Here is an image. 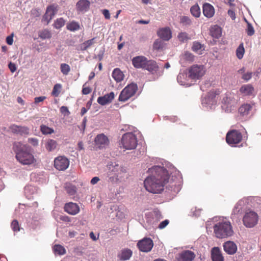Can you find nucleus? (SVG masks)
I'll return each mask as SVG.
<instances>
[{
	"mask_svg": "<svg viewBox=\"0 0 261 261\" xmlns=\"http://www.w3.org/2000/svg\"><path fill=\"white\" fill-rule=\"evenodd\" d=\"M163 166L154 165L148 170L150 176L144 181L147 191L152 193H160L166 187L169 191L177 193L181 189V177L178 171L169 162Z\"/></svg>",
	"mask_w": 261,
	"mask_h": 261,
	"instance_id": "f257e3e1",
	"label": "nucleus"
},
{
	"mask_svg": "<svg viewBox=\"0 0 261 261\" xmlns=\"http://www.w3.org/2000/svg\"><path fill=\"white\" fill-rule=\"evenodd\" d=\"M13 150L17 161L23 165H30L36 162L34 156L31 153V148L27 145L20 142H15Z\"/></svg>",
	"mask_w": 261,
	"mask_h": 261,
	"instance_id": "f03ea898",
	"label": "nucleus"
},
{
	"mask_svg": "<svg viewBox=\"0 0 261 261\" xmlns=\"http://www.w3.org/2000/svg\"><path fill=\"white\" fill-rule=\"evenodd\" d=\"M107 171L105 174L106 181L111 184H117L121 175L126 172L125 168L118 162H110L107 165Z\"/></svg>",
	"mask_w": 261,
	"mask_h": 261,
	"instance_id": "7ed1b4c3",
	"label": "nucleus"
},
{
	"mask_svg": "<svg viewBox=\"0 0 261 261\" xmlns=\"http://www.w3.org/2000/svg\"><path fill=\"white\" fill-rule=\"evenodd\" d=\"M217 217H214L212 221L215 223L213 225L214 232L215 236L219 239L226 238L233 234V230L231 223L229 221L218 219Z\"/></svg>",
	"mask_w": 261,
	"mask_h": 261,
	"instance_id": "20e7f679",
	"label": "nucleus"
},
{
	"mask_svg": "<svg viewBox=\"0 0 261 261\" xmlns=\"http://www.w3.org/2000/svg\"><path fill=\"white\" fill-rule=\"evenodd\" d=\"M249 200L247 198H243L240 200L234 205L232 213L231 218L232 220H237L242 215L245 214L250 208L248 205Z\"/></svg>",
	"mask_w": 261,
	"mask_h": 261,
	"instance_id": "39448f33",
	"label": "nucleus"
},
{
	"mask_svg": "<svg viewBox=\"0 0 261 261\" xmlns=\"http://www.w3.org/2000/svg\"><path fill=\"white\" fill-rule=\"evenodd\" d=\"M121 144L122 147L126 150L134 149L138 144L137 137L133 132L125 133L122 137Z\"/></svg>",
	"mask_w": 261,
	"mask_h": 261,
	"instance_id": "423d86ee",
	"label": "nucleus"
},
{
	"mask_svg": "<svg viewBox=\"0 0 261 261\" xmlns=\"http://www.w3.org/2000/svg\"><path fill=\"white\" fill-rule=\"evenodd\" d=\"M216 92L210 91L208 92L206 97L202 98L201 104L202 107L205 108L207 110H214L217 105V99Z\"/></svg>",
	"mask_w": 261,
	"mask_h": 261,
	"instance_id": "0eeeda50",
	"label": "nucleus"
},
{
	"mask_svg": "<svg viewBox=\"0 0 261 261\" xmlns=\"http://www.w3.org/2000/svg\"><path fill=\"white\" fill-rule=\"evenodd\" d=\"M258 220V216L256 213L249 209L245 213L243 217V224L247 228L255 226Z\"/></svg>",
	"mask_w": 261,
	"mask_h": 261,
	"instance_id": "6e6552de",
	"label": "nucleus"
},
{
	"mask_svg": "<svg viewBox=\"0 0 261 261\" xmlns=\"http://www.w3.org/2000/svg\"><path fill=\"white\" fill-rule=\"evenodd\" d=\"M138 90L136 84L132 83L125 87L121 92L118 100L120 101L125 102L134 96Z\"/></svg>",
	"mask_w": 261,
	"mask_h": 261,
	"instance_id": "1a4fd4ad",
	"label": "nucleus"
},
{
	"mask_svg": "<svg viewBox=\"0 0 261 261\" xmlns=\"http://www.w3.org/2000/svg\"><path fill=\"white\" fill-rule=\"evenodd\" d=\"M242 140V134L237 130L232 129L226 134V141L231 146H236V144L239 143Z\"/></svg>",
	"mask_w": 261,
	"mask_h": 261,
	"instance_id": "9d476101",
	"label": "nucleus"
},
{
	"mask_svg": "<svg viewBox=\"0 0 261 261\" xmlns=\"http://www.w3.org/2000/svg\"><path fill=\"white\" fill-rule=\"evenodd\" d=\"M205 73L203 65H194L188 70L189 77L193 80L200 79Z\"/></svg>",
	"mask_w": 261,
	"mask_h": 261,
	"instance_id": "9b49d317",
	"label": "nucleus"
},
{
	"mask_svg": "<svg viewBox=\"0 0 261 261\" xmlns=\"http://www.w3.org/2000/svg\"><path fill=\"white\" fill-rule=\"evenodd\" d=\"M137 246L142 252H149L153 246V241L149 238H145L138 242Z\"/></svg>",
	"mask_w": 261,
	"mask_h": 261,
	"instance_id": "f8f14e48",
	"label": "nucleus"
},
{
	"mask_svg": "<svg viewBox=\"0 0 261 261\" xmlns=\"http://www.w3.org/2000/svg\"><path fill=\"white\" fill-rule=\"evenodd\" d=\"M69 165V161L65 156H58L54 160V166L56 169L59 171L66 170Z\"/></svg>",
	"mask_w": 261,
	"mask_h": 261,
	"instance_id": "ddd939ff",
	"label": "nucleus"
},
{
	"mask_svg": "<svg viewBox=\"0 0 261 261\" xmlns=\"http://www.w3.org/2000/svg\"><path fill=\"white\" fill-rule=\"evenodd\" d=\"M144 69L148 70L152 74H155L156 78H158L159 76L162 75L163 73V70L159 71L156 63L153 60H147Z\"/></svg>",
	"mask_w": 261,
	"mask_h": 261,
	"instance_id": "4468645a",
	"label": "nucleus"
},
{
	"mask_svg": "<svg viewBox=\"0 0 261 261\" xmlns=\"http://www.w3.org/2000/svg\"><path fill=\"white\" fill-rule=\"evenodd\" d=\"M235 103L233 98L230 94H226L223 97L222 99V108L226 112H230L231 110V107Z\"/></svg>",
	"mask_w": 261,
	"mask_h": 261,
	"instance_id": "2eb2a0df",
	"label": "nucleus"
},
{
	"mask_svg": "<svg viewBox=\"0 0 261 261\" xmlns=\"http://www.w3.org/2000/svg\"><path fill=\"white\" fill-rule=\"evenodd\" d=\"M95 146L99 149L105 148L108 146L109 140L108 138L103 134L97 135L94 139Z\"/></svg>",
	"mask_w": 261,
	"mask_h": 261,
	"instance_id": "dca6fc26",
	"label": "nucleus"
},
{
	"mask_svg": "<svg viewBox=\"0 0 261 261\" xmlns=\"http://www.w3.org/2000/svg\"><path fill=\"white\" fill-rule=\"evenodd\" d=\"M195 257V253L190 250H184L177 257V261H192Z\"/></svg>",
	"mask_w": 261,
	"mask_h": 261,
	"instance_id": "f3484780",
	"label": "nucleus"
},
{
	"mask_svg": "<svg viewBox=\"0 0 261 261\" xmlns=\"http://www.w3.org/2000/svg\"><path fill=\"white\" fill-rule=\"evenodd\" d=\"M10 129L13 133L19 135L20 136L28 135L30 133L29 128L25 126L13 124L10 126Z\"/></svg>",
	"mask_w": 261,
	"mask_h": 261,
	"instance_id": "a211bd4d",
	"label": "nucleus"
},
{
	"mask_svg": "<svg viewBox=\"0 0 261 261\" xmlns=\"http://www.w3.org/2000/svg\"><path fill=\"white\" fill-rule=\"evenodd\" d=\"M254 103H244L239 109V112L242 116H247L253 113Z\"/></svg>",
	"mask_w": 261,
	"mask_h": 261,
	"instance_id": "6ab92c4d",
	"label": "nucleus"
},
{
	"mask_svg": "<svg viewBox=\"0 0 261 261\" xmlns=\"http://www.w3.org/2000/svg\"><path fill=\"white\" fill-rule=\"evenodd\" d=\"M64 211L71 215H75L80 212L79 206L72 202L66 203L64 206Z\"/></svg>",
	"mask_w": 261,
	"mask_h": 261,
	"instance_id": "aec40b11",
	"label": "nucleus"
},
{
	"mask_svg": "<svg viewBox=\"0 0 261 261\" xmlns=\"http://www.w3.org/2000/svg\"><path fill=\"white\" fill-rule=\"evenodd\" d=\"M147 59L144 56H139L133 58L132 64L136 68L144 69Z\"/></svg>",
	"mask_w": 261,
	"mask_h": 261,
	"instance_id": "412c9836",
	"label": "nucleus"
},
{
	"mask_svg": "<svg viewBox=\"0 0 261 261\" xmlns=\"http://www.w3.org/2000/svg\"><path fill=\"white\" fill-rule=\"evenodd\" d=\"M114 97V93L113 92H111L110 93L106 94L102 96L98 97L97 101L99 105L105 106L111 103Z\"/></svg>",
	"mask_w": 261,
	"mask_h": 261,
	"instance_id": "4be33fe9",
	"label": "nucleus"
},
{
	"mask_svg": "<svg viewBox=\"0 0 261 261\" xmlns=\"http://www.w3.org/2000/svg\"><path fill=\"white\" fill-rule=\"evenodd\" d=\"M240 92L243 96H254L255 95L254 89L250 84L242 86L240 89Z\"/></svg>",
	"mask_w": 261,
	"mask_h": 261,
	"instance_id": "5701e85b",
	"label": "nucleus"
},
{
	"mask_svg": "<svg viewBox=\"0 0 261 261\" xmlns=\"http://www.w3.org/2000/svg\"><path fill=\"white\" fill-rule=\"evenodd\" d=\"M90 6V2L88 0H79L76 4L77 11L83 13L87 12Z\"/></svg>",
	"mask_w": 261,
	"mask_h": 261,
	"instance_id": "b1692460",
	"label": "nucleus"
},
{
	"mask_svg": "<svg viewBox=\"0 0 261 261\" xmlns=\"http://www.w3.org/2000/svg\"><path fill=\"white\" fill-rule=\"evenodd\" d=\"M223 246L224 250L228 254L232 255L237 252V246L232 241H228L225 242Z\"/></svg>",
	"mask_w": 261,
	"mask_h": 261,
	"instance_id": "393cba45",
	"label": "nucleus"
},
{
	"mask_svg": "<svg viewBox=\"0 0 261 261\" xmlns=\"http://www.w3.org/2000/svg\"><path fill=\"white\" fill-rule=\"evenodd\" d=\"M189 74L186 71H180L177 76V81L181 85L190 86V84L188 82Z\"/></svg>",
	"mask_w": 261,
	"mask_h": 261,
	"instance_id": "a878e982",
	"label": "nucleus"
},
{
	"mask_svg": "<svg viewBox=\"0 0 261 261\" xmlns=\"http://www.w3.org/2000/svg\"><path fill=\"white\" fill-rule=\"evenodd\" d=\"M158 35L164 41H168L172 37V32L169 28H164L158 31Z\"/></svg>",
	"mask_w": 261,
	"mask_h": 261,
	"instance_id": "bb28decb",
	"label": "nucleus"
},
{
	"mask_svg": "<svg viewBox=\"0 0 261 261\" xmlns=\"http://www.w3.org/2000/svg\"><path fill=\"white\" fill-rule=\"evenodd\" d=\"M203 13L207 18L212 17L215 14L214 7L208 3H204L203 5Z\"/></svg>",
	"mask_w": 261,
	"mask_h": 261,
	"instance_id": "cd10ccee",
	"label": "nucleus"
},
{
	"mask_svg": "<svg viewBox=\"0 0 261 261\" xmlns=\"http://www.w3.org/2000/svg\"><path fill=\"white\" fill-rule=\"evenodd\" d=\"M37 188L36 187L29 185L24 187V193L28 199H32L34 197V195L37 194Z\"/></svg>",
	"mask_w": 261,
	"mask_h": 261,
	"instance_id": "c85d7f7f",
	"label": "nucleus"
},
{
	"mask_svg": "<svg viewBox=\"0 0 261 261\" xmlns=\"http://www.w3.org/2000/svg\"><path fill=\"white\" fill-rule=\"evenodd\" d=\"M211 256L213 261H224V258L221 250L218 247H215L212 248Z\"/></svg>",
	"mask_w": 261,
	"mask_h": 261,
	"instance_id": "c756f323",
	"label": "nucleus"
},
{
	"mask_svg": "<svg viewBox=\"0 0 261 261\" xmlns=\"http://www.w3.org/2000/svg\"><path fill=\"white\" fill-rule=\"evenodd\" d=\"M56 13V9L53 6L47 7L46 13L43 16V19L48 23L50 20L54 17Z\"/></svg>",
	"mask_w": 261,
	"mask_h": 261,
	"instance_id": "7c9ffc66",
	"label": "nucleus"
},
{
	"mask_svg": "<svg viewBox=\"0 0 261 261\" xmlns=\"http://www.w3.org/2000/svg\"><path fill=\"white\" fill-rule=\"evenodd\" d=\"M132 255V251L130 249L126 248L121 251L120 253L118 255V257L120 260L125 261L129 260Z\"/></svg>",
	"mask_w": 261,
	"mask_h": 261,
	"instance_id": "2f4dec72",
	"label": "nucleus"
},
{
	"mask_svg": "<svg viewBox=\"0 0 261 261\" xmlns=\"http://www.w3.org/2000/svg\"><path fill=\"white\" fill-rule=\"evenodd\" d=\"M205 49V46L198 41H194L193 42L192 50L199 55H201L202 51Z\"/></svg>",
	"mask_w": 261,
	"mask_h": 261,
	"instance_id": "473e14b6",
	"label": "nucleus"
},
{
	"mask_svg": "<svg viewBox=\"0 0 261 261\" xmlns=\"http://www.w3.org/2000/svg\"><path fill=\"white\" fill-rule=\"evenodd\" d=\"M57 145L58 144L56 140L49 139L46 140L45 147L48 151L51 152L56 149Z\"/></svg>",
	"mask_w": 261,
	"mask_h": 261,
	"instance_id": "72a5a7b5",
	"label": "nucleus"
},
{
	"mask_svg": "<svg viewBox=\"0 0 261 261\" xmlns=\"http://www.w3.org/2000/svg\"><path fill=\"white\" fill-rule=\"evenodd\" d=\"M64 188L67 193L69 196H74L76 193V187L70 183H66L64 186Z\"/></svg>",
	"mask_w": 261,
	"mask_h": 261,
	"instance_id": "f704fd0d",
	"label": "nucleus"
},
{
	"mask_svg": "<svg viewBox=\"0 0 261 261\" xmlns=\"http://www.w3.org/2000/svg\"><path fill=\"white\" fill-rule=\"evenodd\" d=\"M112 75L117 82H120L123 80L124 74L119 68H115L113 70Z\"/></svg>",
	"mask_w": 261,
	"mask_h": 261,
	"instance_id": "c9c22d12",
	"label": "nucleus"
},
{
	"mask_svg": "<svg viewBox=\"0 0 261 261\" xmlns=\"http://www.w3.org/2000/svg\"><path fill=\"white\" fill-rule=\"evenodd\" d=\"M211 35L215 38L218 39L221 36V29L218 25H214L210 30Z\"/></svg>",
	"mask_w": 261,
	"mask_h": 261,
	"instance_id": "e433bc0d",
	"label": "nucleus"
},
{
	"mask_svg": "<svg viewBox=\"0 0 261 261\" xmlns=\"http://www.w3.org/2000/svg\"><path fill=\"white\" fill-rule=\"evenodd\" d=\"M66 28L71 32H75L80 29V25L78 22L72 20L67 24Z\"/></svg>",
	"mask_w": 261,
	"mask_h": 261,
	"instance_id": "4c0bfd02",
	"label": "nucleus"
},
{
	"mask_svg": "<svg viewBox=\"0 0 261 261\" xmlns=\"http://www.w3.org/2000/svg\"><path fill=\"white\" fill-rule=\"evenodd\" d=\"M95 38H93L91 39L85 41L80 45V49L82 51L87 50L89 47L94 43Z\"/></svg>",
	"mask_w": 261,
	"mask_h": 261,
	"instance_id": "58836bf2",
	"label": "nucleus"
},
{
	"mask_svg": "<svg viewBox=\"0 0 261 261\" xmlns=\"http://www.w3.org/2000/svg\"><path fill=\"white\" fill-rule=\"evenodd\" d=\"M40 129L42 134L44 135H50L55 132L53 128L49 127L44 124L40 125Z\"/></svg>",
	"mask_w": 261,
	"mask_h": 261,
	"instance_id": "ea45409f",
	"label": "nucleus"
},
{
	"mask_svg": "<svg viewBox=\"0 0 261 261\" xmlns=\"http://www.w3.org/2000/svg\"><path fill=\"white\" fill-rule=\"evenodd\" d=\"M195 56L190 52L186 51L181 56V59L188 62H191L194 60Z\"/></svg>",
	"mask_w": 261,
	"mask_h": 261,
	"instance_id": "a19ab883",
	"label": "nucleus"
},
{
	"mask_svg": "<svg viewBox=\"0 0 261 261\" xmlns=\"http://www.w3.org/2000/svg\"><path fill=\"white\" fill-rule=\"evenodd\" d=\"M190 11L192 15L195 17H199L201 14L200 8L197 4L191 7Z\"/></svg>",
	"mask_w": 261,
	"mask_h": 261,
	"instance_id": "79ce46f5",
	"label": "nucleus"
},
{
	"mask_svg": "<svg viewBox=\"0 0 261 261\" xmlns=\"http://www.w3.org/2000/svg\"><path fill=\"white\" fill-rule=\"evenodd\" d=\"M245 49L243 43H241L236 49V56L239 59H241L244 56Z\"/></svg>",
	"mask_w": 261,
	"mask_h": 261,
	"instance_id": "37998d69",
	"label": "nucleus"
},
{
	"mask_svg": "<svg viewBox=\"0 0 261 261\" xmlns=\"http://www.w3.org/2000/svg\"><path fill=\"white\" fill-rule=\"evenodd\" d=\"M53 250L56 254L63 255L66 253L65 249L60 245H55L53 247Z\"/></svg>",
	"mask_w": 261,
	"mask_h": 261,
	"instance_id": "c03bdc74",
	"label": "nucleus"
},
{
	"mask_svg": "<svg viewBox=\"0 0 261 261\" xmlns=\"http://www.w3.org/2000/svg\"><path fill=\"white\" fill-rule=\"evenodd\" d=\"M60 70L63 75H67L70 71V67L67 64L62 63L60 65Z\"/></svg>",
	"mask_w": 261,
	"mask_h": 261,
	"instance_id": "a18cd8bd",
	"label": "nucleus"
},
{
	"mask_svg": "<svg viewBox=\"0 0 261 261\" xmlns=\"http://www.w3.org/2000/svg\"><path fill=\"white\" fill-rule=\"evenodd\" d=\"M39 36L42 39H49L51 37V34L48 30H43L40 32Z\"/></svg>",
	"mask_w": 261,
	"mask_h": 261,
	"instance_id": "49530a36",
	"label": "nucleus"
},
{
	"mask_svg": "<svg viewBox=\"0 0 261 261\" xmlns=\"http://www.w3.org/2000/svg\"><path fill=\"white\" fill-rule=\"evenodd\" d=\"M178 39L181 42H185L190 39L188 33L186 32H181L178 35Z\"/></svg>",
	"mask_w": 261,
	"mask_h": 261,
	"instance_id": "de8ad7c7",
	"label": "nucleus"
},
{
	"mask_svg": "<svg viewBox=\"0 0 261 261\" xmlns=\"http://www.w3.org/2000/svg\"><path fill=\"white\" fill-rule=\"evenodd\" d=\"M65 23V20L63 18H60L55 21L54 26L56 29H59L63 27Z\"/></svg>",
	"mask_w": 261,
	"mask_h": 261,
	"instance_id": "09e8293b",
	"label": "nucleus"
},
{
	"mask_svg": "<svg viewBox=\"0 0 261 261\" xmlns=\"http://www.w3.org/2000/svg\"><path fill=\"white\" fill-rule=\"evenodd\" d=\"M164 46V43L161 39H157L153 43V48L156 50L162 49Z\"/></svg>",
	"mask_w": 261,
	"mask_h": 261,
	"instance_id": "8fccbe9b",
	"label": "nucleus"
},
{
	"mask_svg": "<svg viewBox=\"0 0 261 261\" xmlns=\"http://www.w3.org/2000/svg\"><path fill=\"white\" fill-rule=\"evenodd\" d=\"M180 23H182L183 25L188 27L191 24L192 21L189 17L184 16L180 18Z\"/></svg>",
	"mask_w": 261,
	"mask_h": 261,
	"instance_id": "3c124183",
	"label": "nucleus"
},
{
	"mask_svg": "<svg viewBox=\"0 0 261 261\" xmlns=\"http://www.w3.org/2000/svg\"><path fill=\"white\" fill-rule=\"evenodd\" d=\"M245 21L247 23V29L246 30V33L248 36H251L254 34V29L250 23L248 22L246 20H245Z\"/></svg>",
	"mask_w": 261,
	"mask_h": 261,
	"instance_id": "603ef678",
	"label": "nucleus"
},
{
	"mask_svg": "<svg viewBox=\"0 0 261 261\" xmlns=\"http://www.w3.org/2000/svg\"><path fill=\"white\" fill-rule=\"evenodd\" d=\"M151 216L155 219L156 221H158L163 218L161 212L158 209H154L151 213Z\"/></svg>",
	"mask_w": 261,
	"mask_h": 261,
	"instance_id": "864d4df0",
	"label": "nucleus"
},
{
	"mask_svg": "<svg viewBox=\"0 0 261 261\" xmlns=\"http://www.w3.org/2000/svg\"><path fill=\"white\" fill-rule=\"evenodd\" d=\"M11 228L13 229V230L15 232H17L19 231L20 227L19 226L18 222L17 220H13L11 223Z\"/></svg>",
	"mask_w": 261,
	"mask_h": 261,
	"instance_id": "5fc2aeb1",
	"label": "nucleus"
},
{
	"mask_svg": "<svg viewBox=\"0 0 261 261\" xmlns=\"http://www.w3.org/2000/svg\"><path fill=\"white\" fill-rule=\"evenodd\" d=\"M61 88V85L59 84H56L53 88L52 94L53 95L57 96L59 95V90Z\"/></svg>",
	"mask_w": 261,
	"mask_h": 261,
	"instance_id": "6e6d98bb",
	"label": "nucleus"
},
{
	"mask_svg": "<svg viewBox=\"0 0 261 261\" xmlns=\"http://www.w3.org/2000/svg\"><path fill=\"white\" fill-rule=\"evenodd\" d=\"M28 142L33 146H37L39 144V140L36 138H30L28 139Z\"/></svg>",
	"mask_w": 261,
	"mask_h": 261,
	"instance_id": "4d7b16f0",
	"label": "nucleus"
},
{
	"mask_svg": "<svg viewBox=\"0 0 261 261\" xmlns=\"http://www.w3.org/2000/svg\"><path fill=\"white\" fill-rule=\"evenodd\" d=\"M60 112L62 114L64 115V116H67L70 113L67 107L66 106H62L60 108Z\"/></svg>",
	"mask_w": 261,
	"mask_h": 261,
	"instance_id": "13d9d810",
	"label": "nucleus"
},
{
	"mask_svg": "<svg viewBox=\"0 0 261 261\" xmlns=\"http://www.w3.org/2000/svg\"><path fill=\"white\" fill-rule=\"evenodd\" d=\"M252 76V73L251 72H247L244 73L242 76V79L246 81H248Z\"/></svg>",
	"mask_w": 261,
	"mask_h": 261,
	"instance_id": "bf43d9fd",
	"label": "nucleus"
},
{
	"mask_svg": "<svg viewBox=\"0 0 261 261\" xmlns=\"http://www.w3.org/2000/svg\"><path fill=\"white\" fill-rule=\"evenodd\" d=\"M169 221L168 220L166 219L161 222L158 226V228L160 229H164L166 227L168 224H169Z\"/></svg>",
	"mask_w": 261,
	"mask_h": 261,
	"instance_id": "052dcab7",
	"label": "nucleus"
},
{
	"mask_svg": "<svg viewBox=\"0 0 261 261\" xmlns=\"http://www.w3.org/2000/svg\"><path fill=\"white\" fill-rule=\"evenodd\" d=\"M8 67L11 72L14 73L16 71L17 68L15 63L10 62L8 64Z\"/></svg>",
	"mask_w": 261,
	"mask_h": 261,
	"instance_id": "680f3d73",
	"label": "nucleus"
},
{
	"mask_svg": "<svg viewBox=\"0 0 261 261\" xmlns=\"http://www.w3.org/2000/svg\"><path fill=\"white\" fill-rule=\"evenodd\" d=\"M45 99H46V97L44 96L36 97L34 98V103L38 104V103L43 101Z\"/></svg>",
	"mask_w": 261,
	"mask_h": 261,
	"instance_id": "e2e57ef3",
	"label": "nucleus"
},
{
	"mask_svg": "<svg viewBox=\"0 0 261 261\" xmlns=\"http://www.w3.org/2000/svg\"><path fill=\"white\" fill-rule=\"evenodd\" d=\"M60 219L64 222H71V218L66 215H61L60 216Z\"/></svg>",
	"mask_w": 261,
	"mask_h": 261,
	"instance_id": "0e129e2a",
	"label": "nucleus"
},
{
	"mask_svg": "<svg viewBox=\"0 0 261 261\" xmlns=\"http://www.w3.org/2000/svg\"><path fill=\"white\" fill-rule=\"evenodd\" d=\"M101 11L106 19H109L110 18V14L108 10L103 9Z\"/></svg>",
	"mask_w": 261,
	"mask_h": 261,
	"instance_id": "69168bd1",
	"label": "nucleus"
},
{
	"mask_svg": "<svg viewBox=\"0 0 261 261\" xmlns=\"http://www.w3.org/2000/svg\"><path fill=\"white\" fill-rule=\"evenodd\" d=\"M7 43L9 45H12L13 42V35H10L6 38Z\"/></svg>",
	"mask_w": 261,
	"mask_h": 261,
	"instance_id": "338daca9",
	"label": "nucleus"
},
{
	"mask_svg": "<svg viewBox=\"0 0 261 261\" xmlns=\"http://www.w3.org/2000/svg\"><path fill=\"white\" fill-rule=\"evenodd\" d=\"M228 15L232 20H234L236 19V14L232 10H229L228 11Z\"/></svg>",
	"mask_w": 261,
	"mask_h": 261,
	"instance_id": "774afa93",
	"label": "nucleus"
}]
</instances>
